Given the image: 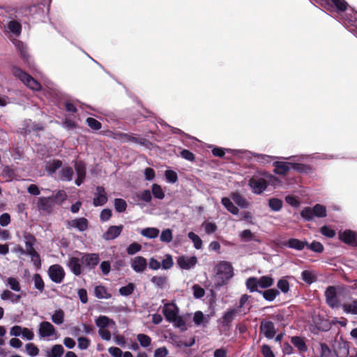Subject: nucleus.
I'll list each match as a JSON object with an SVG mask.
<instances>
[{
	"instance_id": "7",
	"label": "nucleus",
	"mask_w": 357,
	"mask_h": 357,
	"mask_svg": "<svg viewBox=\"0 0 357 357\" xmlns=\"http://www.w3.org/2000/svg\"><path fill=\"white\" fill-rule=\"evenodd\" d=\"M48 274L53 282L60 283L64 278L65 272L60 265L54 264L49 268Z\"/></svg>"
},
{
	"instance_id": "59",
	"label": "nucleus",
	"mask_w": 357,
	"mask_h": 357,
	"mask_svg": "<svg viewBox=\"0 0 357 357\" xmlns=\"http://www.w3.org/2000/svg\"><path fill=\"white\" fill-rule=\"evenodd\" d=\"M127 206L126 202L122 199H115L114 207L116 211L123 212L126 210Z\"/></svg>"
},
{
	"instance_id": "20",
	"label": "nucleus",
	"mask_w": 357,
	"mask_h": 357,
	"mask_svg": "<svg viewBox=\"0 0 357 357\" xmlns=\"http://www.w3.org/2000/svg\"><path fill=\"white\" fill-rule=\"evenodd\" d=\"M81 261L82 263L85 264L86 266L89 268H93L98 264L100 259L97 254H88L83 255L82 257Z\"/></svg>"
},
{
	"instance_id": "3",
	"label": "nucleus",
	"mask_w": 357,
	"mask_h": 357,
	"mask_svg": "<svg viewBox=\"0 0 357 357\" xmlns=\"http://www.w3.org/2000/svg\"><path fill=\"white\" fill-rule=\"evenodd\" d=\"M38 336L40 339L56 340L58 333L55 327L49 321H42L38 329Z\"/></svg>"
},
{
	"instance_id": "64",
	"label": "nucleus",
	"mask_w": 357,
	"mask_h": 357,
	"mask_svg": "<svg viewBox=\"0 0 357 357\" xmlns=\"http://www.w3.org/2000/svg\"><path fill=\"white\" fill-rule=\"evenodd\" d=\"M320 357H334V355L327 345L321 344Z\"/></svg>"
},
{
	"instance_id": "47",
	"label": "nucleus",
	"mask_w": 357,
	"mask_h": 357,
	"mask_svg": "<svg viewBox=\"0 0 357 357\" xmlns=\"http://www.w3.org/2000/svg\"><path fill=\"white\" fill-rule=\"evenodd\" d=\"M174 265L172 255H166L165 259L162 261L160 266L162 269L167 270L171 268Z\"/></svg>"
},
{
	"instance_id": "34",
	"label": "nucleus",
	"mask_w": 357,
	"mask_h": 357,
	"mask_svg": "<svg viewBox=\"0 0 357 357\" xmlns=\"http://www.w3.org/2000/svg\"><path fill=\"white\" fill-rule=\"evenodd\" d=\"M263 297L268 301H273L279 295V291L275 289H269L265 291H260Z\"/></svg>"
},
{
	"instance_id": "17",
	"label": "nucleus",
	"mask_w": 357,
	"mask_h": 357,
	"mask_svg": "<svg viewBox=\"0 0 357 357\" xmlns=\"http://www.w3.org/2000/svg\"><path fill=\"white\" fill-rule=\"evenodd\" d=\"M249 185L254 193L261 194L266 190L267 183L266 180H250Z\"/></svg>"
},
{
	"instance_id": "8",
	"label": "nucleus",
	"mask_w": 357,
	"mask_h": 357,
	"mask_svg": "<svg viewBox=\"0 0 357 357\" xmlns=\"http://www.w3.org/2000/svg\"><path fill=\"white\" fill-rule=\"evenodd\" d=\"M273 172L278 175L286 176L292 168V162L276 161L273 163Z\"/></svg>"
},
{
	"instance_id": "43",
	"label": "nucleus",
	"mask_w": 357,
	"mask_h": 357,
	"mask_svg": "<svg viewBox=\"0 0 357 357\" xmlns=\"http://www.w3.org/2000/svg\"><path fill=\"white\" fill-rule=\"evenodd\" d=\"M301 277L303 281L308 284L312 283L315 281V274L314 272L310 271H304L301 273Z\"/></svg>"
},
{
	"instance_id": "26",
	"label": "nucleus",
	"mask_w": 357,
	"mask_h": 357,
	"mask_svg": "<svg viewBox=\"0 0 357 357\" xmlns=\"http://www.w3.org/2000/svg\"><path fill=\"white\" fill-rule=\"evenodd\" d=\"M68 266L72 271V272L76 275H79L81 273V265L80 260L77 257H71L68 261Z\"/></svg>"
},
{
	"instance_id": "4",
	"label": "nucleus",
	"mask_w": 357,
	"mask_h": 357,
	"mask_svg": "<svg viewBox=\"0 0 357 357\" xmlns=\"http://www.w3.org/2000/svg\"><path fill=\"white\" fill-rule=\"evenodd\" d=\"M324 8L329 9L335 8L339 12H344L347 10L348 3L345 0H314Z\"/></svg>"
},
{
	"instance_id": "50",
	"label": "nucleus",
	"mask_w": 357,
	"mask_h": 357,
	"mask_svg": "<svg viewBox=\"0 0 357 357\" xmlns=\"http://www.w3.org/2000/svg\"><path fill=\"white\" fill-rule=\"evenodd\" d=\"M31 257L33 265L38 269L41 266V260L39 254L36 250H32L28 254Z\"/></svg>"
},
{
	"instance_id": "31",
	"label": "nucleus",
	"mask_w": 357,
	"mask_h": 357,
	"mask_svg": "<svg viewBox=\"0 0 357 357\" xmlns=\"http://www.w3.org/2000/svg\"><path fill=\"white\" fill-rule=\"evenodd\" d=\"M65 314L64 312L59 309L55 310L52 314V321L56 325L62 324L64 321Z\"/></svg>"
},
{
	"instance_id": "22",
	"label": "nucleus",
	"mask_w": 357,
	"mask_h": 357,
	"mask_svg": "<svg viewBox=\"0 0 357 357\" xmlns=\"http://www.w3.org/2000/svg\"><path fill=\"white\" fill-rule=\"evenodd\" d=\"M123 226H111L103 234V238L105 240H112L118 237L121 233Z\"/></svg>"
},
{
	"instance_id": "21",
	"label": "nucleus",
	"mask_w": 357,
	"mask_h": 357,
	"mask_svg": "<svg viewBox=\"0 0 357 357\" xmlns=\"http://www.w3.org/2000/svg\"><path fill=\"white\" fill-rule=\"evenodd\" d=\"M68 225L77 229L79 231H84L88 228V221L84 218H76L69 221Z\"/></svg>"
},
{
	"instance_id": "1",
	"label": "nucleus",
	"mask_w": 357,
	"mask_h": 357,
	"mask_svg": "<svg viewBox=\"0 0 357 357\" xmlns=\"http://www.w3.org/2000/svg\"><path fill=\"white\" fill-rule=\"evenodd\" d=\"M12 73L29 89L33 91L41 90L42 86L40 83L21 68L15 66L13 67L12 68Z\"/></svg>"
},
{
	"instance_id": "16",
	"label": "nucleus",
	"mask_w": 357,
	"mask_h": 357,
	"mask_svg": "<svg viewBox=\"0 0 357 357\" xmlns=\"http://www.w3.org/2000/svg\"><path fill=\"white\" fill-rule=\"evenodd\" d=\"M340 239L345 243L357 245V234L351 230H346L341 233Z\"/></svg>"
},
{
	"instance_id": "25",
	"label": "nucleus",
	"mask_w": 357,
	"mask_h": 357,
	"mask_svg": "<svg viewBox=\"0 0 357 357\" xmlns=\"http://www.w3.org/2000/svg\"><path fill=\"white\" fill-rule=\"evenodd\" d=\"M230 196L232 200L241 208H246L248 207L249 202L239 193L232 192Z\"/></svg>"
},
{
	"instance_id": "48",
	"label": "nucleus",
	"mask_w": 357,
	"mask_h": 357,
	"mask_svg": "<svg viewBox=\"0 0 357 357\" xmlns=\"http://www.w3.org/2000/svg\"><path fill=\"white\" fill-rule=\"evenodd\" d=\"M314 216L318 218H324L326 215V207L321 204H316L313 207Z\"/></svg>"
},
{
	"instance_id": "58",
	"label": "nucleus",
	"mask_w": 357,
	"mask_h": 357,
	"mask_svg": "<svg viewBox=\"0 0 357 357\" xmlns=\"http://www.w3.org/2000/svg\"><path fill=\"white\" fill-rule=\"evenodd\" d=\"M33 282L35 287L42 292L44 289V282L42 278L39 274H35L33 275Z\"/></svg>"
},
{
	"instance_id": "10",
	"label": "nucleus",
	"mask_w": 357,
	"mask_h": 357,
	"mask_svg": "<svg viewBox=\"0 0 357 357\" xmlns=\"http://www.w3.org/2000/svg\"><path fill=\"white\" fill-rule=\"evenodd\" d=\"M291 169L296 172L310 176L314 173L315 168L310 165L292 162Z\"/></svg>"
},
{
	"instance_id": "9",
	"label": "nucleus",
	"mask_w": 357,
	"mask_h": 357,
	"mask_svg": "<svg viewBox=\"0 0 357 357\" xmlns=\"http://www.w3.org/2000/svg\"><path fill=\"white\" fill-rule=\"evenodd\" d=\"M130 266L136 273H142L147 267V261L144 257L137 256L131 259Z\"/></svg>"
},
{
	"instance_id": "62",
	"label": "nucleus",
	"mask_w": 357,
	"mask_h": 357,
	"mask_svg": "<svg viewBox=\"0 0 357 357\" xmlns=\"http://www.w3.org/2000/svg\"><path fill=\"white\" fill-rule=\"evenodd\" d=\"M2 176L8 178H14L15 176L14 169L10 166H5L2 170Z\"/></svg>"
},
{
	"instance_id": "41",
	"label": "nucleus",
	"mask_w": 357,
	"mask_h": 357,
	"mask_svg": "<svg viewBox=\"0 0 357 357\" xmlns=\"http://www.w3.org/2000/svg\"><path fill=\"white\" fill-rule=\"evenodd\" d=\"M173 234L172 231L170 229H165L162 231L160 239L164 243H170L172 241Z\"/></svg>"
},
{
	"instance_id": "36",
	"label": "nucleus",
	"mask_w": 357,
	"mask_h": 357,
	"mask_svg": "<svg viewBox=\"0 0 357 357\" xmlns=\"http://www.w3.org/2000/svg\"><path fill=\"white\" fill-rule=\"evenodd\" d=\"M259 287L265 289L273 284V279L270 276H262L258 278Z\"/></svg>"
},
{
	"instance_id": "35",
	"label": "nucleus",
	"mask_w": 357,
	"mask_h": 357,
	"mask_svg": "<svg viewBox=\"0 0 357 357\" xmlns=\"http://www.w3.org/2000/svg\"><path fill=\"white\" fill-rule=\"evenodd\" d=\"M1 298L3 301L9 300L13 303H17L20 296L14 294L9 290H4L1 294Z\"/></svg>"
},
{
	"instance_id": "13",
	"label": "nucleus",
	"mask_w": 357,
	"mask_h": 357,
	"mask_svg": "<svg viewBox=\"0 0 357 357\" xmlns=\"http://www.w3.org/2000/svg\"><path fill=\"white\" fill-rule=\"evenodd\" d=\"M63 165L61 160L51 159L45 162V169L49 176H52Z\"/></svg>"
},
{
	"instance_id": "32",
	"label": "nucleus",
	"mask_w": 357,
	"mask_h": 357,
	"mask_svg": "<svg viewBox=\"0 0 357 357\" xmlns=\"http://www.w3.org/2000/svg\"><path fill=\"white\" fill-rule=\"evenodd\" d=\"M95 295L98 298L107 299L111 298V294L108 292L104 286H97L95 288Z\"/></svg>"
},
{
	"instance_id": "40",
	"label": "nucleus",
	"mask_w": 357,
	"mask_h": 357,
	"mask_svg": "<svg viewBox=\"0 0 357 357\" xmlns=\"http://www.w3.org/2000/svg\"><path fill=\"white\" fill-rule=\"evenodd\" d=\"M6 284L10 287V288L15 291H20L21 289L20 284L17 279L13 277L7 278Z\"/></svg>"
},
{
	"instance_id": "6",
	"label": "nucleus",
	"mask_w": 357,
	"mask_h": 357,
	"mask_svg": "<svg viewBox=\"0 0 357 357\" xmlns=\"http://www.w3.org/2000/svg\"><path fill=\"white\" fill-rule=\"evenodd\" d=\"M176 263L181 269L189 270L195 266L197 258L195 256L183 255L177 258Z\"/></svg>"
},
{
	"instance_id": "39",
	"label": "nucleus",
	"mask_w": 357,
	"mask_h": 357,
	"mask_svg": "<svg viewBox=\"0 0 357 357\" xmlns=\"http://www.w3.org/2000/svg\"><path fill=\"white\" fill-rule=\"evenodd\" d=\"M282 201L278 198H272L268 201V206L273 211H279L282 208Z\"/></svg>"
},
{
	"instance_id": "46",
	"label": "nucleus",
	"mask_w": 357,
	"mask_h": 357,
	"mask_svg": "<svg viewBox=\"0 0 357 357\" xmlns=\"http://www.w3.org/2000/svg\"><path fill=\"white\" fill-rule=\"evenodd\" d=\"M26 354L32 357L36 356L39 353L38 348L33 343H28L25 345Z\"/></svg>"
},
{
	"instance_id": "52",
	"label": "nucleus",
	"mask_w": 357,
	"mask_h": 357,
	"mask_svg": "<svg viewBox=\"0 0 357 357\" xmlns=\"http://www.w3.org/2000/svg\"><path fill=\"white\" fill-rule=\"evenodd\" d=\"M202 227L207 234H211L217 230L216 225L211 222L205 221L203 222Z\"/></svg>"
},
{
	"instance_id": "15",
	"label": "nucleus",
	"mask_w": 357,
	"mask_h": 357,
	"mask_svg": "<svg viewBox=\"0 0 357 357\" xmlns=\"http://www.w3.org/2000/svg\"><path fill=\"white\" fill-rule=\"evenodd\" d=\"M107 201V197L102 187H97L93 204L95 206L104 205Z\"/></svg>"
},
{
	"instance_id": "44",
	"label": "nucleus",
	"mask_w": 357,
	"mask_h": 357,
	"mask_svg": "<svg viewBox=\"0 0 357 357\" xmlns=\"http://www.w3.org/2000/svg\"><path fill=\"white\" fill-rule=\"evenodd\" d=\"M36 239L33 236L29 235L25 236V246H26V252L29 254L31 252L32 250H35L33 248L34 243Z\"/></svg>"
},
{
	"instance_id": "53",
	"label": "nucleus",
	"mask_w": 357,
	"mask_h": 357,
	"mask_svg": "<svg viewBox=\"0 0 357 357\" xmlns=\"http://www.w3.org/2000/svg\"><path fill=\"white\" fill-rule=\"evenodd\" d=\"M277 287L284 294L287 293L289 290V282L284 278L278 280Z\"/></svg>"
},
{
	"instance_id": "45",
	"label": "nucleus",
	"mask_w": 357,
	"mask_h": 357,
	"mask_svg": "<svg viewBox=\"0 0 357 357\" xmlns=\"http://www.w3.org/2000/svg\"><path fill=\"white\" fill-rule=\"evenodd\" d=\"M8 29L15 34H19L21 32L22 26L16 20H11L8 24Z\"/></svg>"
},
{
	"instance_id": "27",
	"label": "nucleus",
	"mask_w": 357,
	"mask_h": 357,
	"mask_svg": "<svg viewBox=\"0 0 357 357\" xmlns=\"http://www.w3.org/2000/svg\"><path fill=\"white\" fill-rule=\"evenodd\" d=\"M64 352L63 347L61 344L54 345L50 350L46 351L47 357H61Z\"/></svg>"
},
{
	"instance_id": "37",
	"label": "nucleus",
	"mask_w": 357,
	"mask_h": 357,
	"mask_svg": "<svg viewBox=\"0 0 357 357\" xmlns=\"http://www.w3.org/2000/svg\"><path fill=\"white\" fill-rule=\"evenodd\" d=\"M246 287L248 289H249L251 292L257 291L259 284H258V278L255 277L249 278L246 280Z\"/></svg>"
},
{
	"instance_id": "56",
	"label": "nucleus",
	"mask_w": 357,
	"mask_h": 357,
	"mask_svg": "<svg viewBox=\"0 0 357 357\" xmlns=\"http://www.w3.org/2000/svg\"><path fill=\"white\" fill-rule=\"evenodd\" d=\"M137 340L140 345L143 347H147L151 344V339L146 335L139 334L137 335Z\"/></svg>"
},
{
	"instance_id": "12",
	"label": "nucleus",
	"mask_w": 357,
	"mask_h": 357,
	"mask_svg": "<svg viewBox=\"0 0 357 357\" xmlns=\"http://www.w3.org/2000/svg\"><path fill=\"white\" fill-rule=\"evenodd\" d=\"M343 312L347 314L357 315V299L350 298L341 305Z\"/></svg>"
},
{
	"instance_id": "54",
	"label": "nucleus",
	"mask_w": 357,
	"mask_h": 357,
	"mask_svg": "<svg viewBox=\"0 0 357 357\" xmlns=\"http://www.w3.org/2000/svg\"><path fill=\"white\" fill-rule=\"evenodd\" d=\"M86 123L91 129L95 130H98L102 127L101 123L92 117H88L86 119Z\"/></svg>"
},
{
	"instance_id": "57",
	"label": "nucleus",
	"mask_w": 357,
	"mask_h": 357,
	"mask_svg": "<svg viewBox=\"0 0 357 357\" xmlns=\"http://www.w3.org/2000/svg\"><path fill=\"white\" fill-rule=\"evenodd\" d=\"M301 215L303 218L305 220H312L314 216L313 208H311L310 207L304 208L301 213Z\"/></svg>"
},
{
	"instance_id": "42",
	"label": "nucleus",
	"mask_w": 357,
	"mask_h": 357,
	"mask_svg": "<svg viewBox=\"0 0 357 357\" xmlns=\"http://www.w3.org/2000/svg\"><path fill=\"white\" fill-rule=\"evenodd\" d=\"M122 138L126 142H133L137 144H144L145 139L143 138H138L133 135L123 133L121 135Z\"/></svg>"
},
{
	"instance_id": "24",
	"label": "nucleus",
	"mask_w": 357,
	"mask_h": 357,
	"mask_svg": "<svg viewBox=\"0 0 357 357\" xmlns=\"http://www.w3.org/2000/svg\"><path fill=\"white\" fill-rule=\"evenodd\" d=\"M285 245L290 248L302 250L307 245L306 241H302L296 238H290Z\"/></svg>"
},
{
	"instance_id": "19",
	"label": "nucleus",
	"mask_w": 357,
	"mask_h": 357,
	"mask_svg": "<svg viewBox=\"0 0 357 357\" xmlns=\"http://www.w3.org/2000/svg\"><path fill=\"white\" fill-rule=\"evenodd\" d=\"M96 326L99 329L109 328H115V322L106 316H100L95 320Z\"/></svg>"
},
{
	"instance_id": "61",
	"label": "nucleus",
	"mask_w": 357,
	"mask_h": 357,
	"mask_svg": "<svg viewBox=\"0 0 357 357\" xmlns=\"http://www.w3.org/2000/svg\"><path fill=\"white\" fill-rule=\"evenodd\" d=\"M78 348L81 350H85L89 348L91 341L89 339L84 337H79L77 339Z\"/></svg>"
},
{
	"instance_id": "18",
	"label": "nucleus",
	"mask_w": 357,
	"mask_h": 357,
	"mask_svg": "<svg viewBox=\"0 0 357 357\" xmlns=\"http://www.w3.org/2000/svg\"><path fill=\"white\" fill-rule=\"evenodd\" d=\"M261 331L268 339H271L275 334L274 324L272 321H264L261 324Z\"/></svg>"
},
{
	"instance_id": "33",
	"label": "nucleus",
	"mask_w": 357,
	"mask_h": 357,
	"mask_svg": "<svg viewBox=\"0 0 357 357\" xmlns=\"http://www.w3.org/2000/svg\"><path fill=\"white\" fill-rule=\"evenodd\" d=\"M222 205L232 214L237 215L238 213V209L235 206L229 198L223 197L222 199Z\"/></svg>"
},
{
	"instance_id": "60",
	"label": "nucleus",
	"mask_w": 357,
	"mask_h": 357,
	"mask_svg": "<svg viewBox=\"0 0 357 357\" xmlns=\"http://www.w3.org/2000/svg\"><path fill=\"white\" fill-rule=\"evenodd\" d=\"M193 296L195 298H201L205 294L204 289L198 284L192 286Z\"/></svg>"
},
{
	"instance_id": "30",
	"label": "nucleus",
	"mask_w": 357,
	"mask_h": 357,
	"mask_svg": "<svg viewBox=\"0 0 357 357\" xmlns=\"http://www.w3.org/2000/svg\"><path fill=\"white\" fill-rule=\"evenodd\" d=\"M75 169L77 175V178H85L86 166L84 162L77 160L75 163Z\"/></svg>"
},
{
	"instance_id": "23",
	"label": "nucleus",
	"mask_w": 357,
	"mask_h": 357,
	"mask_svg": "<svg viewBox=\"0 0 357 357\" xmlns=\"http://www.w3.org/2000/svg\"><path fill=\"white\" fill-rule=\"evenodd\" d=\"M193 321L197 326H205L209 321V317L204 315L201 311H197L194 314Z\"/></svg>"
},
{
	"instance_id": "28",
	"label": "nucleus",
	"mask_w": 357,
	"mask_h": 357,
	"mask_svg": "<svg viewBox=\"0 0 357 357\" xmlns=\"http://www.w3.org/2000/svg\"><path fill=\"white\" fill-rule=\"evenodd\" d=\"M291 343L301 352L306 351L307 347L304 340L298 336H294L291 339Z\"/></svg>"
},
{
	"instance_id": "63",
	"label": "nucleus",
	"mask_w": 357,
	"mask_h": 357,
	"mask_svg": "<svg viewBox=\"0 0 357 357\" xmlns=\"http://www.w3.org/2000/svg\"><path fill=\"white\" fill-rule=\"evenodd\" d=\"M152 192L153 196L158 199H163L165 197L164 192L160 186L154 184L152 187Z\"/></svg>"
},
{
	"instance_id": "2",
	"label": "nucleus",
	"mask_w": 357,
	"mask_h": 357,
	"mask_svg": "<svg viewBox=\"0 0 357 357\" xmlns=\"http://www.w3.org/2000/svg\"><path fill=\"white\" fill-rule=\"evenodd\" d=\"M216 277L224 284L234 275L233 267L227 261H221L215 267Z\"/></svg>"
},
{
	"instance_id": "38",
	"label": "nucleus",
	"mask_w": 357,
	"mask_h": 357,
	"mask_svg": "<svg viewBox=\"0 0 357 357\" xmlns=\"http://www.w3.org/2000/svg\"><path fill=\"white\" fill-rule=\"evenodd\" d=\"M188 236L193 243L195 248L199 250L202 248V241L198 235L190 231L188 233Z\"/></svg>"
},
{
	"instance_id": "49",
	"label": "nucleus",
	"mask_w": 357,
	"mask_h": 357,
	"mask_svg": "<svg viewBox=\"0 0 357 357\" xmlns=\"http://www.w3.org/2000/svg\"><path fill=\"white\" fill-rule=\"evenodd\" d=\"M167 278L165 276H153L151 282L160 288H162L167 283Z\"/></svg>"
},
{
	"instance_id": "29",
	"label": "nucleus",
	"mask_w": 357,
	"mask_h": 357,
	"mask_svg": "<svg viewBox=\"0 0 357 357\" xmlns=\"http://www.w3.org/2000/svg\"><path fill=\"white\" fill-rule=\"evenodd\" d=\"M160 231L155 227H147L141 230L140 234L148 238H155L159 235Z\"/></svg>"
},
{
	"instance_id": "5",
	"label": "nucleus",
	"mask_w": 357,
	"mask_h": 357,
	"mask_svg": "<svg viewBox=\"0 0 357 357\" xmlns=\"http://www.w3.org/2000/svg\"><path fill=\"white\" fill-rule=\"evenodd\" d=\"M327 304L332 308H337L340 303L337 297V289L335 287H328L325 291Z\"/></svg>"
},
{
	"instance_id": "11",
	"label": "nucleus",
	"mask_w": 357,
	"mask_h": 357,
	"mask_svg": "<svg viewBox=\"0 0 357 357\" xmlns=\"http://www.w3.org/2000/svg\"><path fill=\"white\" fill-rule=\"evenodd\" d=\"M162 312L168 321L178 315L179 310L174 303H167L163 307Z\"/></svg>"
},
{
	"instance_id": "55",
	"label": "nucleus",
	"mask_w": 357,
	"mask_h": 357,
	"mask_svg": "<svg viewBox=\"0 0 357 357\" xmlns=\"http://www.w3.org/2000/svg\"><path fill=\"white\" fill-rule=\"evenodd\" d=\"M141 250L142 245L138 243L134 242L127 248L126 251L129 255H133L137 252H139Z\"/></svg>"
},
{
	"instance_id": "14",
	"label": "nucleus",
	"mask_w": 357,
	"mask_h": 357,
	"mask_svg": "<svg viewBox=\"0 0 357 357\" xmlns=\"http://www.w3.org/2000/svg\"><path fill=\"white\" fill-rule=\"evenodd\" d=\"M55 205L53 197L39 198L37 206L40 211H50Z\"/></svg>"
},
{
	"instance_id": "51",
	"label": "nucleus",
	"mask_w": 357,
	"mask_h": 357,
	"mask_svg": "<svg viewBox=\"0 0 357 357\" xmlns=\"http://www.w3.org/2000/svg\"><path fill=\"white\" fill-rule=\"evenodd\" d=\"M135 289V284L133 283H129L126 286L122 287L119 289V293L122 296H129L132 294Z\"/></svg>"
}]
</instances>
